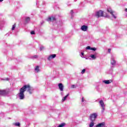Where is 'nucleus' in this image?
Instances as JSON below:
<instances>
[{"instance_id":"obj_1","label":"nucleus","mask_w":127,"mask_h":127,"mask_svg":"<svg viewBox=\"0 0 127 127\" xmlns=\"http://www.w3.org/2000/svg\"><path fill=\"white\" fill-rule=\"evenodd\" d=\"M27 91L30 95L32 94L31 92V86L30 85H25L19 89V93L18 94L20 100H23L24 99V92Z\"/></svg>"},{"instance_id":"obj_2","label":"nucleus","mask_w":127,"mask_h":127,"mask_svg":"<svg viewBox=\"0 0 127 127\" xmlns=\"http://www.w3.org/2000/svg\"><path fill=\"white\" fill-rule=\"evenodd\" d=\"M98 117V114L97 113H93L90 115L89 118L91 122H95L96 121V118Z\"/></svg>"},{"instance_id":"obj_3","label":"nucleus","mask_w":127,"mask_h":127,"mask_svg":"<svg viewBox=\"0 0 127 127\" xmlns=\"http://www.w3.org/2000/svg\"><path fill=\"white\" fill-rule=\"evenodd\" d=\"M96 17L99 18V17H101V16H104V11L102 10H99L96 12L95 14Z\"/></svg>"},{"instance_id":"obj_4","label":"nucleus","mask_w":127,"mask_h":127,"mask_svg":"<svg viewBox=\"0 0 127 127\" xmlns=\"http://www.w3.org/2000/svg\"><path fill=\"white\" fill-rule=\"evenodd\" d=\"M107 11L108 12H110V13L112 14L115 18H116V16H115V14H114V12H114V11H113L112 9L111 8L107 9Z\"/></svg>"},{"instance_id":"obj_5","label":"nucleus","mask_w":127,"mask_h":127,"mask_svg":"<svg viewBox=\"0 0 127 127\" xmlns=\"http://www.w3.org/2000/svg\"><path fill=\"white\" fill-rule=\"evenodd\" d=\"M81 29L82 31H87L88 30V26L86 25H82L81 27Z\"/></svg>"},{"instance_id":"obj_6","label":"nucleus","mask_w":127,"mask_h":127,"mask_svg":"<svg viewBox=\"0 0 127 127\" xmlns=\"http://www.w3.org/2000/svg\"><path fill=\"white\" fill-rule=\"evenodd\" d=\"M99 104H100L103 111H105V103H104V101H103V100H100L99 101Z\"/></svg>"},{"instance_id":"obj_7","label":"nucleus","mask_w":127,"mask_h":127,"mask_svg":"<svg viewBox=\"0 0 127 127\" xmlns=\"http://www.w3.org/2000/svg\"><path fill=\"white\" fill-rule=\"evenodd\" d=\"M48 20H49V21H56V18H55V17L52 16L49 17Z\"/></svg>"},{"instance_id":"obj_8","label":"nucleus","mask_w":127,"mask_h":127,"mask_svg":"<svg viewBox=\"0 0 127 127\" xmlns=\"http://www.w3.org/2000/svg\"><path fill=\"white\" fill-rule=\"evenodd\" d=\"M55 57H56V54L51 55L48 58V60L50 61L51 60V59H53V58H55Z\"/></svg>"},{"instance_id":"obj_9","label":"nucleus","mask_w":127,"mask_h":127,"mask_svg":"<svg viewBox=\"0 0 127 127\" xmlns=\"http://www.w3.org/2000/svg\"><path fill=\"white\" fill-rule=\"evenodd\" d=\"M59 88L60 90V91H63V89L64 88V86H63V84L62 83H59L58 85Z\"/></svg>"},{"instance_id":"obj_10","label":"nucleus","mask_w":127,"mask_h":127,"mask_svg":"<svg viewBox=\"0 0 127 127\" xmlns=\"http://www.w3.org/2000/svg\"><path fill=\"white\" fill-rule=\"evenodd\" d=\"M105 127V123L103 122L96 125V127Z\"/></svg>"},{"instance_id":"obj_11","label":"nucleus","mask_w":127,"mask_h":127,"mask_svg":"<svg viewBox=\"0 0 127 127\" xmlns=\"http://www.w3.org/2000/svg\"><path fill=\"white\" fill-rule=\"evenodd\" d=\"M112 82H113V80H107L104 81V83H105V84H111Z\"/></svg>"},{"instance_id":"obj_12","label":"nucleus","mask_w":127,"mask_h":127,"mask_svg":"<svg viewBox=\"0 0 127 127\" xmlns=\"http://www.w3.org/2000/svg\"><path fill=\"white\" fill-rule=\"evenodd\" d=\"M0 95H6V91L5 90H0Z\"/></svg>"},{"instance_id":"obj_13","label":"nucleus","mask_w":127,"mask_h":127,"mask_svg":"<svg viewBox=\"0 0 127 127\" xmlns=\"http://www.w3.org/2000/svg\"><path fill=\"white\" fill-rule=\"evenodd\" d=\"M111 63L112 65H115L116 64V63H117V62H116L115 59H112Z\"/></svg>"},{"instance_id":"obj_14","label":"nucleus","mask_w":127,"mask_h":127,"mask_svg":"<svg viewBox=\"0 0 127 127\" xmlns=\"http://www.w3.org/2000/svg\"><path fill=\"white\" fill-rule=\"evenodd\" d=\"M29 21H30V17H27L26 18H25V22L26 23H28V22Z\"/></svg>"},{"instance_id":"obj_15","label":"nucleus","mask_w":127,"mask_h":127,"mask_svg":"<svg viewBox=\"0 0 127 127\" xmlns=\"http://www.w3.org/2000/svg\"><path fill=\"white\" fill-rule=\"evenodd\" d=\"M35 71H37V73L40 71V69H39V66L37 65L36 66V68H35Z\"/></svg>"},{"instance_id":"obj_16","label":"nucleus","mask_w":127,"mask_h":127,"mask_svg":"<svg viewBox=\"0 0 127 127\" xmlns=\"http://www.w3.org/2000/svg\"><path fill=\"white\" fill-rule=\"evenodd\" d=\"M13 125L14 126H15V127H20V123H19V122L15 123Z\"/></svg>"},{"instance_id":"obj_17","label":"nucleus","mask_w":127,"mask_h":127,"mask_svg":"<svg viewBox=\"0 0 127 127\" xmlns=\"http://www.w3.org/2000/svg\"><path fill=\"white\" fill-rule=\"evenodd\" d=\"M94 127V121H91V123L89 125V127Z\"/></svg>"},{"instance_id":"obj_18","label":"nucleus","mask_w":127,"mask_h":127,"mask_svg":"<svg viewBox=\"0 0 127 127\" xmlns=\"http://www.w3.org/2000/svg\"><path fill=\"white\" fill-rule=\"evenodd\" d=\"M90 57L93 60L96 59V56H95V55H91Z\"/></svg>"},{"instance_id":"obj_19","label":"nucleus","mask_w":127,"mask_h":127,"mask_svg":"<svg viewBox=\"0 0 127 127\" xmlns=\"http://www.w3.org/2000/svg\"><path fill=\"white\" fill-rule=\"evenodd\" d=\"M69 96V94L66 95L65 97H64V99H62V101L64 102L66 100V98Z\"/></svg>"},{"instance_id":"obj_20","label":"nucleus","mask_w":127,"mask_h":127,"mask_svg":"<svg viewBox=\"0 0 127 127\" xmlns=\"http://www.w3.org/2000/svg\"><path fill=\"white\" fill-rule=\"evenodd\" d=\"M16 26V25L15 24L13 25L12 27V30H14V29H15Z\"/></svg>"},{"instance_id":"obj_21","label":"nucleus","mask_w":127,"mask_h":127,"mask_svg":"<svg viewBox=\"0 0 127 127\" xmlns=\"http://www.w3.org/2000/svg\"><path fill=\"white\" fill-rule=\"evenodd\" d=\"M90 50H93V51H96V50H97V49H96V48H91Z\"/></svg>"},{"instance_id":"obj_22","label":"nucleus","mask_w":127,"mask_h":127,"mask_svg":"<svg viewBox=\"0 0 127 127\" xmlns=\"http://www.w3.org/2000/svg\"><path fill=\"white\" fill-rule=\"evenodd\" d=\"M85 72H86V69L84 68L83 69H82V71H81V74H84L85 73Z\"/></svg>"},{"instance_id":"obj_23","label":"nucleus","mask_w":127,"mask_h":127,"mask_svg":"<svg viewBox=\"0 0 127 127\" xmlns=\"http://www.w3.org/2000/svg\"><path fill=\"white\" fill-rule=\"evenodd\" d=\"M86 50H91V47L90 46H87L86 48Z\"/></svg>"},{"instance_id":"obj_24","label":"nucleus","mask_w":127,"mask_h":127,"mask_svg":"<svg viewBox=\"0 0 127 127\" xmlns=\"http://www.w3.org/2000/svg\"><path fill=\"white\" fill-rule=\"evenodd\" d=\"M31 34L33 35V34H35V32H34V31H32L31 32Z\"/></svg>"},{"instance_id":"obj_25","label":"nucleus","mask_w":127,"mask_h":127,"mask_svg":"<svg viewBox=\"0 0 127 127\" xmlns=\"http://www.w3.org/2000/svg\"><path fill=\"white\" fill-rule=\"evenodd\" d=\"M43 49H44V47H41L40 51H41L42 50H43Z\"/></svg>"},{"instance_id":"obj_26","label":"nucleus","mask_w":127,"mask_h":127,"mask_svg":"<svg viewBox=\"0 0 127 127\" xmlns=\"http://www.w3.org/2000/svg\"><path fill=\"white\" fill-rule=\"evenodd\" d=\"M85 101V99H84V97H82L81 99V102H84Z\"/></svg>"},{"instance_id":"obj_27","label":"nucleus","mask_w":127,"mask_h":127,"mask_svg":"<svg viewBox=\"0 0 127 127\" xmlns=\"http://www.w3.org/2000/svg\"><path fill=\"white\" fill-rule=\"evenodd\" d=\"M34 58H38V56L37 55L34 56Z\"/></svg>"},{"instance_id":"obj_28","label":"nucleus","mask_w":127,"mask_h":127,"mask_svg":"<svg viewBox=\"0 0 127 127\" xmlns=\"http://www.w3.org/2000/svg\"><path fill=\"white\" fill-rule=\"evenodd\" d=\"M111 49H108V51L109 53H111Z\"/></svg>"},{"instance_id":"obj_29","label":"nucleus","mask_w":127,"mask_h":127,"mask_svg":"<svg viewBox=\"0 0 127 127\" xmlns=\"http://www.w3.org/2000/svg\"><path fill=\"white\" fill-rule=\"evenodd\" d=\"M71 88H75V85H72Z\"/></svg>"},{"instance_id":"obj_30","label":"nucleus","mask_w":127,"mask_h":127,"mask_svg":"<svg viewBox=\"0 0 127 127\" xmlns=\"http://www.w3.org/2000/svg\"><path fill=\"white\" fill-rule=\"evenodd\" d=\"M70 13H71V14H73V10H71L70 11Z\"/></svg>"},{"instance_id":"obj_31","label":"nucleus","mask_w":127,"mask_h":127,"mask_svg":"<svg viewBox=\"0 0 127 127\" xmlns=\"http://www.w3.org/2000/svg\"><path fill=\"white\" fill-rule=\"evenodd\" d=\"M81 55H82V56H84V53H81Z\"/></svg>"},{"instance_id":"obj_32","label":"nucleus","mask_w":127,"mask_h":127,"mask_svg":"<svg viewBox=\"0 0 127 127\" xmlns=\"http://www.w3.org/2000/svg\"><path fill=\"white\" fill-rule=\"evenodd\" d=\"M125 11H126L127 12V8L125 9Z\"/></svg>"},{"instance_id":"obj_33","label":"nucleus","mask_w":127,"mask_h":127,"mask_svg":"<svg viewBox=\"0 0 127 127\" xmlns=\"http://www.w3.org/2000/svg\"><path fill=\"white\" fill-rule=\"evenodd\" d=\"M3 1V0H0V2Z\"/></svg>"}]
</instances>
